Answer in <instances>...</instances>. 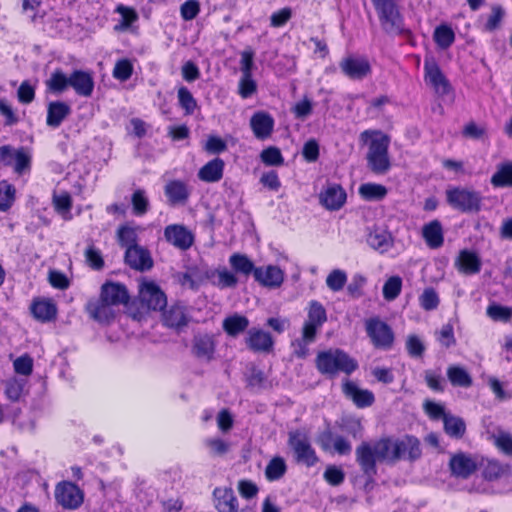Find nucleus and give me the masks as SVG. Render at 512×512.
I'll use <instances>...</instances> for the list:
<instances>
[{
    "instance_id": "nucleus-1",
    "label": "nucleus",
    "mask_w": 512,
    "mask_h": 512,
    "mask_svg": "<svg viewBox=\"0 0 512 512\" xmlns=\"http://www.w3.org/2000/svg\"><path fill=\"white\" fill-rule=\"evenodd\" d=\"M396 438L384 437L373 442H362L355 450L356 461L364 474H376V462L396 463L398 461Z\"/></svg>"
},
{
    "instance_id": "nucleus-2",
    "label": "nucleus",
    "mask_w": 512,
    "mask_h": 512,
    "mask_svg": "<svg viewBox=\"0 0 512 512\" xmlns=\"http://www.w3.org/2000/svg\"><path fill=\"white\" fill-rule=\"evenodd\" d=\"M360 141L367 146L366 161L368 168L375 174L384 175L391 162L388 154L390 138L380 130H365Z\"/></svg>"
},
{
    "instance_id": "nucleus-3",
    "label": "nucleus",
    "mask_w": 512,
    "mask_h": 512,
    "mask_svg": "<svg viewBox=\"0 0 512 512\" xmlns=\"http://www.w3.org/2000/svg\"><path fill=\"white\" fill-rule=\"evenodd\" d=\"M316 367L321 374L332 377L339 372L351 374L358 368V363L340 349H329L318 353Z\"/></svg>"
},
{
    "instance_id": "nucleus-4",
    "label": "nucleus",
    "mask_w": 512,
    "mask_h": 512,
    "mask_svg": "<svg viewBox=\"0 0 512 512\" xmlns=\"http://www.w3.org/2000/svg\"><path fill=\"white\" fill-rule=\"evenodd\" d=\"M288 445L292 449L297 463L312 467L319 461L316 451L305 432L301 430L291 431L289 433Z\"/></svg>"
},
{
    "instance_id": "nucleus-5",
    "label": "nucleus",
    "mask_w": 512,
    "mask_h": 512,
    "mask_svg": "<svg viewBox=\"0 0 512 512\" xmlns=\"http://www.w3.org/2000/svg\"><path fill=\"white\" fill-rule=\"evenodd\" d=\"M32 153L27 147L15 148L11 145L0 147V163L13 168L18 175L29 173L31 170Z\"/></svg>"
},
{
    "instance_id": "nucleus-6",
    "label": "nucleus",
    "mask_w": 512,
    "mask_h": 512,
    "mask_svg": "<svg viewBox=\"0 0 512 512\" xmlns=\"http://www.w3.org/2000/svg\"><path fill=\"white\" fill-rule=\"evenodd\" d=\"M383 29L388 33L403 31V18L396 0H372Z\"/></svg>"
},
{
    "instance_id": "nucleus-7",
    "label": "nucleus",
    "mask_w": 512,
    "mask_h": 512,
    "mask_svg": "<svg viewBox=\"0 0 512 512\" xmlns=\"http://www.w3.org/2000/svg\"><path fill=\"white\" fill-rule=\"evenodd\" d=\"M449 205L461 212H478L481 208L482 197L479 192L466 188H452L446 191Z\"/></svg>"
},
{
    "instance_id": "nucleus-8",
    "label": "nucleus",
    "mask_w": 512,
    "mask_h": 512,
    "mask_svg": "<svg viewBox=\"0 0 512 512\" xmlns=\"http://www.w3.org/2000/svg\"><path fill=\"white\" fill-rule=\"evenodd\" d=\"M365 330L375 348L387 350L394 342L392 328L378 317L365 321Z\"/></svg>"
},
{
    "instance_id": "nucleus-9",
    "label": "nucleus",
    "mask_w": 512,
    "mask_h": 512,
    "mask_svg": "<svg viewBox=\"0 0 512 512\" xmlns=\"http://www.w3.org/2000/svg\"><path fill=\"white\" fill-rule=\"evenodd\" d=\"M55 499L66 509H77L83 503L84 494L76 484L63 481L55 488Z\"/></svg>"
},
{
    "instance_id": "nucleus-10",
    "label": "nucleus",
    "mask_w": 512,
    "mask_h": 512,
    "mask_svg": "<svg viewBox=\"0 0 512 512\" xmlns=\"http://www.w3.org/2000/svg\"><path fill=\"white\" fill-rule=\"evenodd\" d=\"M139 299L142 305L152 310H162L167 304L166 295L152 281H143L139 284Z\"/></svg>"
},
{
    "instance_id": "nucleus-11",
    "label": "nucleus",
    "mask_w": 512,
    "mask_h": 512,
    "mask_svg": "<svg viewBox=\"0 0 512 512\" xmlns=\"http://www.w3.org/2000/svg\"><path fill=\"white\" fill-rule=\"evenodd\" d=\"M215 337L207 333H199L193 337L191 352L201 362H210L215 357Z\"/></svg>"
},
{
    "instance_id": "nucleus-12",
    "label": "nucleus",
    "mask_w": 512,
    "mask_h": 512,
    "mask_svg": "<svg viewBox=\"0 0 512 512\" xmlns=\"http://www.w3.org/2000/svg\"><path fill=\"white\" fill-rule=\"evenodd\" d=\"M327 321L326 310L318 301H311L307 310V319L302 330L307 337L316 336L322 325Z\"/></svg>"
},
{
    "instance_id": "nucleus-13",
    "label": "nucleus",
    "mask_w": 512,
    "mask_h": 512,
    "mask_svg": "<svg viewBox=\"0 0 512 512\" xmlns=\"http://www.w3.org/2000/svg\"><path fill=\"white\" fill-rule=\"evenodd\" d=\"M425 81L437 94L446 95L450 91V85L433 59H426L424 62Z\"/></svg>"
},
{
    "instance_id": "nucleus-14",
    "label": "nucleus",
    "mask_w": 512,
    "mask_h": 512,
    "mask_svg": "<svg viewBox=\"0 0 512 512\" xmlns=\"http://www.w3.org/2000/svg\"><path fill=\"white\" fill-rule=\"evenodd\" d=\"M341 71L352 80H362L371 72L367 59L363 57L348 56L339 63Z\"/></svg>"
},
{
    "instance_id": "nucleus-15",
    "label": "nucleus",
    "mask_w": 512,
    "mask_h": 512,
    "mask_svg": "<svg viewBox=\"0 0 512 512\" xmlns=\"http://www.w3.org/2000/svg\"><path fill=\"white\" fill-rule=\"evenodd\" d=\"M165 240L180 250L190 248L194 242V236L190 230L180 224H171L164 229Z\"/></svg>"
},
{
    "instance_id": "nucleus-16",
    "label": "nucleus",
    "mask_w": 512,
    "mask_h": 512,
    "mask_svg": "<svg viewBox=\"0 0 512 512\" xmlns=\"http://www.w3.org/2000/svg\"><path fill=\"white\" fill-rule=\"evenodd\" d=\"M344 395L351 399L358 408H365L371 406L375 397L372 391L368 389H361L352 381L345 380L342 385Z\"/></svg>"
},
{
    "instance_id": "nucleus-17",
    "label": "nucleus",
    "mask_w": 512,
    "mask_h": 512,
    "mask_svg": "<svg viewBox=\"0 0 512 512\" xmlns=\"http://www.w3.org/2000/svg\"><path fill=\"white\" fill-rule=\"evenodd\" d=\"M89 316L101 324H107L115 317V309L112 304L103 297L90 300L86 306Z\"/></svg>"
},
{
    "instance_id": "nucleus-18",
    "label": "nucleus",
    "mask_w": 512,
    "mask_h": 512,
    "mask_svg": "<svg viewBox=\"0 0 512 512\" xmlns=\"http://www.w3.org/2000/svg\"><path fill=\"white\" fill-rule=\"evenodd\" d=\"M254 278L264 287L278 288L284 281V272L275 265L261 266L254 270Z\"/></svg>"
},
{
    "instance_id": "nucleus-19",
    "label": "nucleus",
    "mask_w": 512,
    "mask_h": 512,
    "mask_svg": "<svg viewBox=\"0 0 512 512\" xmlns=\"http://www.w3.org/2000/svg\"><path fill=\"white\" fill-rule=\"evenodd\" d=\"M125 261L131 268L141 271L149 270L153 266L149 251L139 245L126 249Z\"/></svg>"
},
{
    "instance_id": "nucleus-20",
    "label": "nucleus",
    "mask_w": 512,
    "mask_h": 512,
    "mask_svg": "<svg viewBox=\"0 0 512 512\" xmlns=\"http://www.w3.org/2000/svg\"><path fill=\"white\" fill-rule=\"evenodd\" d=\"M320 203L328 210H339L346 201V192L338 184H329L320 193Z\"/></svg>"
},
{
    "instance_id": "nucleus-21",
    "label": "nucleus",
    "mask_w": 512,
    "mask_h": 512,
    "mask_svg": "<svg viewBox=\"0 0 512 512\" xmlns=\"http://www.w3.org/2000/svg\"><path fill=\"white\" fill-rule=\"evenodd\" d=\"M455 267L460 273L473 275L480 272L482 261L476 252L464 249L459 252L455 260Z\"/></svg>"
},
{
    "instance_id": "nucleus-22",
    "label": "nucleus",
    "mask_w": 512,
    "mask_h": 512,
    "mask_svg": "<svg viewBox=\"0 0 512 512\" xmlns=\"http://www.w3.org/2000/svg\"><path fill=\"white\" fill-rule=\"evenodd\" d=\"M319 443L323 450L338 453L339 455H348L352 451L350 442L343 436L326 431L322 433L319 439Z\"/></svg>"
},
{
    "instance_id": "nucleus-23",
    "label": "nucleus",
    "mask_w": 512,
    "mask_h": 512,
    "mask_svg": "<svg viewBox=\"0 0 512 512\" xmlns=\"http://www.w3.org/2000/svg\"><path fill=\"white\" fill-rule=\"evenodd\" d=\"M251 129L258 139L270 137L274 129V119L266 112H256L250 119Z\"/></svg>"
},
{
    "instance_id": "nucleus-24",
    "label": "nucleus",
    "mask_w": 512,
    "mask_h": 512,
    "mask_svg": "<svg viewBox=\"0 0 512 512\" xmlns=\"http://www.w3.org/2000/svg\"><path fill=\"white\" fill-rule=\"evenodd\" d=\"M398 461L401 459L414 461L421 456L420 441L414 436L396 438Z\"/></svg>"
},
{
    "instance_id": "nucleus-25",
    "label": "nucleus",
    "mask_w": 512,
    "mask_h": 512,
    "mask_svg": "<svg viewBox=\"0 0 512 512\" xmlns=\"http://www.w3.org/2000/svg\"><path fill=\"white\" fill-rule=\"evenodd\" d=\"M213 496L218 512H238V501L232 488H215Z\"/></svg>"
},
{
    "instance_id": "nucleus-26",
    "label": "nucleus",
    "mask_w": 512,
    "mask_h": 512,
    "mask_svg": "<svg viewBox=\"0 0 512 512\" xmlns=\"http://www.w3.org/2000/svg\"><path fill=\"white\" fill-rule=\"evenodd\" d=\"M249 349L255 352H269L273 347V339L268 332L252 328L245 339Z\"/></svg>"
},
{
    "instance_id": "nucleus-27",
    "label": "nucleus",
    "mask_w": 512,
    "mask_h": 512,
    "mask_svg": "<svg viewBox=\"0 0 512 512\" xmlns=\"http://www.w3.org/2000/svg\"><path fill=\"white\" fill-rule=\"evenodd\" d=\"M449 466L456 477L467 478L476 469L475 461L464 453H458L451 457Z\"/></svg>"
},
{
    "instance_id": "nucleus-28",
    "label": "nucleus",
    "mask_w": 512,
    "mask_h": 512,
    "mask_svg": "<svg viewBox=\"0 0 512 512\" xmlns=\"http://www.w3.org/2000/svg\"><path fill=\"white\" fill-rule=\"evenodd\" d=\"M70 87H72L78 95L90 97L94 89V80L90 73L75 70L70 75Z\"/></svg>"
},
{
    "instance_id": "nucleus-29",
    "label": "nucleus",
    "mask_w": 512,
    "mask_h": 512,
    "mask_svg": "<svg viewBox=\"0 0 512 512\" xmlns=\"http://www.w3.org/2000/svg\"><path fill=\"white\" fill-rule=\"evenodd\" d=\"M164 193L170 205L184 204L190 195L186 183L180 180L169 181L164 187Z\"/></svg>"
},
{
    "instance_id": "nucleus-30",
    "label": "nucleus",
    "mask_w": 512,
    "mask_h": 512,
    "mask_svg": "<svg viewBox=\"0 0 512 512\" xmlns=\"http://www.w3.org/2000/svg\"><path fill=\"white\" fill-rule=\"evenodd\" d=\"M101 297L112 304L114 307L120 304H126L129 300L127 289L119 283H106L102 286Z\"/></svg>"
},
{
    "instance_id": "nucleus-31",
    "label": "nucleus",
    "mask_w": 512,
    "mask_h": 512,
    "mask_svg": "<svg viewBox=\"0 0 512 512\" xmlns=\"http://www.w3.org/2000/svg\"><path fill=\"white\" fill-rule=\"evenodd\" d=\"M71 113V107L63 101H53L48 104L46 124L57 128Z\"/></svg>"
},
{
    "instance_id": "nucleus-32",
    "label": "nucleus",
    "mask_w": 512,
    "mask_h": 512,
    "mask_svg": "<svg viewBox=\"0 0 512 512\" xmlns=\"http://www.w3.org/2000/svg\"><path fill=\"white\" fill-rule=\"evenodd\" d=\"M422 236L431 249H437L443 245L444 236L442 225L438 220L425 224L422 228Z\"/></svg>"
},
{
    "instance_id": "nucleus-33",
    "label": "nucleus",
    "mask_w": 512,
    "mask_h": 512,
    "mask_svg": "<svg viewBox=\"0 0 512 512\" xmlns=\"http://www.w3.org/2000/svg\"><path fill=\"white\" fill-rule=\"evenodd\" d=\"M225 163L220 158H215L206 163L198 172L200 180L208 183L218 182L223 177Z\"/></svg>"
},
{
    "instance_id": "nucleus-34",
    "label": "nucleus",
    "mask_w": 512,
    "mask_h": 512,
    "mask_svg": "<svg viewBox=\"0 0 512 512\" xmlns=\"http://www.w3.org/2000/svg\"><path fill=\"white\" fill-rule=\"evenodd\" d=\"M368 245L381 253L388 251L393 245L391 234L383 229H373L367 237Z\"/></svg>"
},
{
    "instance_id": "nucleus-35",
    "label": "nucleus",
    "mask_w": 512,
    "mask_h": 512,
    "mask_svg": "<svg viewBox=\"0 0 512 512\" xmlns=\"http://www.w3.org/2000/svg\"><path fill=\"white\" fill-rule=\"evenodd\" d=\"M164 324L172 328H180L188 322L185 307L180 304L172 305L163 314Z\"/></svg>"
},
{
    "instance_id": "nucleus-36",
    "label": "nucleus",
    "mask_w": 512,
    "mask_h": 512,
    "mask_svg": "<svg viewBox=\"0 0 512 512\" xmlns=\"http://www.w3.org/2000/svg\"><path fill=\"white\" fill-rule=\"evenodd\" d=\"M249 326V320L247 317L233 314L226 317L223 320V330L231 337H236L244 332Z\"/></svg>"
},
{
    "instance_id": "nucleus-37",
    "label": "nucleus",
    "mask_w": 512,
    "mask_h": 512,
    "mask_svg": "<svg viewBox=\"0 0 512 512\" xmlns=\"http://www.w3.org/2000/svg\"><path fill=\"white\" fill-rule=\"evenodd\" d=\"M208 277L214 285L221 289L235 287L238 283L235 274L225 267L211 271Z\"/></svg>"
},
{
    "instance_id": "nucleus-38",
    "label": "nucleus",
    "mask_w": 512,
    "mask_h": 512,
    "mask_svg": "<svg viewBox=\"0 0 512 512\" xmlns=\"http://www.w3.org/2000/svg\"><path fill=\"white\" fill-rule=\"evenodd\" d=\"M491 184L496 188L512 187V162L500 163L491 177Z\"/></svg>"
},
{
    "instance_id": "nucleus-39",
    "label": "nucleus",
    "mask_w": 512,
    "mask_h": 512,
    "mask_svg": "<svg viewBox=\"0 0 512 512\" xmlns=\"http://www.w3.org/2000/svg\"><path fill=\"white\" fill-rule=\"evenodd\" d=\"M53 206L55 211L62 217L63 220L69 221L72 219L71 208L72 198L67 192H60L53 194Z\"/></svg>"
},
{
    "instance_id": "nucleus-40",
    "label": "nucleus",
    "mask_w": 512,
    "mask_h": 512,
    "mask_svg": "<svg viewBox=\"0 0 512 512\" xmlns=\"http://www.w3.org/2000/svg\"><path fill=\"white\" fill-rule=\"evenodd\" d=\"M447 377L453 386L468 388L472 385V377L468 371L461 366H449L447 369Z\"/></svg>"
},
{
    "instance_id": "nucleus-41",
    "label": "nucleus",
    "mask_w": 512,
    "mask_h": 512,
    "mask_svg": "<svg viewBox=\"0 0 512 512\" xmlns=\"http://www.w3.org/2000/svg\"><path fill=\"white\" fill-rule=\"evenodd\" d=\"M387 188L382 184L365 183L359 187L360 196L366 201H379L386 197Z\"/></svg>"
},
{
    "instance_id": "nucleus-42",
    "label": "nucleus",
    "mask_w": 512,
    "mask_h": 512,
    "mask_svg": "<svg viewBox=\"0 0 512 512\" xmlns=\"http://www.w3.org/2000/svg\"><path fill=\"white\" fill-rule=\"evenodd\" d=\"M443 423L444 430L450 437L456 439L463 437L466 431V425L462 418L451 414L444 415Z\"/></svg>"
},
{
    "instance_id": "nucleus-43",
    "label": "nucleus",
    "mask_w": 512,
    "mask_h": 512,
    "mask_svg": "<svg viewBox=\"0 0 512 512\" xmlns=\"http://www.w3.org/2000/svg\"><path fill=\"white\" fill-rule=\"evenodd\" d=\"M229 264L236 273L243 274L245 276L254 274V270L257 268L253 262L244 254L234 253L229 258Z\"/></svg>"
},
{
    "instance_id": "nucleus-44",
    "label": "nucleus",
    "mask_w": 512,
    "mask_h": 512,
    "mask_svg": "<svg viewBox=\"0 0 512 512\" xmlns=\"http://www.w3.org/2000/svg\"><path fill=\"white\" fill-rule=\"evenodd\" d=\"M47 88L54 93H62L70 86V76H66L62 70H55L46 80Z\"/></svg>"
},
{
    "instance_id": "nucleus-45",
    "label": "nucleus",
    "mask_w": 512,
    "mask_h": 512,
    "mask_svg": "<svg viewBox=\"0 0 512 512\" xmlns=\"http://www.w3.org/2000/svg\"><path fill=\"white\" fill-rule=\"evenodd\" d=\"M287 470V465L285 460L276 456L270 460L265 469V476L269 481L279 480Z\"/></svg>"
},
{
    "instance_id": "nucleus-46",
    "label": "nucleus",
    "mask_w": 512,
    "mask_h": 512,
    "mask_svg": "<svg viewBox=\"0 0 512 512\" xmlns=\"http://www.w3.org/2000/svg\"><path fill=\"white\" fill-rule=\"evenodd\" d=\"M31 311L34 317L41 321H49L56 313L55 306L47 300L35 301Z\"/></svg>"
},
{
    "instance_id": "nucleus-47",
    "label": "nucleus",
    "mask_w": 512,
    "mask_h": 512,
    "mask_svg": "<svg viewBox=\"0 0 512 512\" xmlns=\"http://www.w3.org/2000/svg\"><path fill=\"white\" fill-rule=\"evenodd\" d=\"M25 385L26 381L24 379L15 377L8 379L4 383L6 397L13 402L19 401L24 393Z\"/></svg>"
},
{
    "instance_id": "nucleus-48",
    "label": "nucleus",
    "mask_w": 512,
    "mask_h": 512,
    "mask_svg": "<svg viewBox=\"0 0 512 512\" xmlns=\"http://www.w3.org/2000/svg\"><path fill=\"white\" fill-rule=\"evenodd\" d=\"M204 446L212 456H223L230 451L231 444L219 437H211L204 440Z\"/></svg>"
},
{
    "instance_id": "nucleus-49",
    "label": "nucleus",
    "mask_w": 512,
    "mask_h": 512,
    "mask_svg": "<svg viewBox=\"0 0 512 512\" xmlns=\"http://www.w3.org/2000/svg\"><path fill=\"white\" fill-rule=\"evenodd\" d=\"M138 227H133L130 225H124L121 226L117 231V237L118 241L121 244V246L131 247L132 245H138L137 244V236H138Z\"/></svg>"
},
{
    "instance_id": "nucleus-50",
    "label": "nucleus",
    "mask_w": 512,
    "mask_h": 512,
    "mask_svg": "<svg viewBox=\"0 0 512 512\" xmlns=\"http://www.w3.org/2000/svg\"><path fill=\"white\" fill-rule=\"evenodd\" d=\"M402 290V279L399 276H392L383 285V297L387 301L395 300Z\"/></svg>"
},
{
    "instance_id": "nucleus-51",
    "label": "nucleus",
    "mask_w": 512,
    "mask_h": 512,
    "mask_svg": "<svg viewBox=\"0 0 512 512\" xmlns=\"http://www.w3.org/2000/svg\"><path fill=\"white\" fill-rule=\"evenodd\" d=\"M15 200V188L6 181L0 182V211H7Z\"/></svg>"
},
{
    "instance_id": "nucleus-52",
    "label": "nucleus",
    "mask_w": 512,
    "mask_h": 512,
    "mask_svg": "<svg viewBox=\"0 0 512 512\" xmlns=\"http://www.w3.org/2000/svg\"><path fill=\"white\" fill-rule=\"evenodd\" d=\"M133 212L135 215H144L149 209V200L143 189H137L131 197Z\"/></svg>"
},
{
    "instance_id": "nucleus-53",
    "label": "nucleus",
    "mask_w": 512,
    "mask_h": 512,
    "mask_svg": "<svg viewBox=\"0 0 512 512\" xmlns=\"http://www.w3.org/2000/svg\"><path fill=\"white\" fill-rule=\"evenodd\" d=\"M316 340V336L307 337L302 330L301 338L292 342L293 354L298 358H305L309 353V345Z\"/></svg>"
},
{
    "instance_id": "nucleus-54",
    "label": "nucleus",
    "mask_w": 512,
    "mask_h": 512,
    "mask_svg": "<svg viewBox=\"0 0 512 512\" xmlns=\"http://www.w3.org/2000/svg\"><path fill=\"white\" fill-rule=\"evenodd\" d=\"M454 39L455 35L450 27L441 25L435 29L434 40L439 47L448 48L454 42Z\"/></svg>"
},
{
    "instance_id": "nucleus-55",
    "label": "nucleus",
    "mask_w": 512,
    "mask_h": 512,
    "mask_svg": "<svg viewBox=\"0 0 512 512\" xmlns=\"http://www.w3.org/2000/svg\"><path fill=\"white\" fill-rule=\"evenodd\" d=\"M487 315L494 321L509 322L512 319V308L492 304L487 307Z\"/></svg>"
},
{
    "instance_id": "nucleus-56",
    "label": "nucleus",
    "mask_w": 512,
    "mask_h": 512,
    "mask_svg": "<svg viewBox=\"0 0 512 512\" xmlns=\"http://www.w3.org/2000/svg\"><path fill=\"white\" fill-rule=\"evenodd\" d=\"M419 303L426 311L434 310L439 305L438 294L433 288H426L419 297Z\"/></svg>"
},
{
    "instance_id": "nucleus-57",
    "label": "nucleus",
    "mask_w": 512,
    "mask_h": 512,
    "mask_svg": "<svg viewBox=\"0 0 512 512\" xmlns=\"http://www.w3.org/2000/svg\"><path fill=\"white\" fill-rule=\"evenodd\" d=\"M133 73V65L128 59H120L113 69V77L120 81L128 80Z\"/></svg>"
},
{
    "instance_id": "nucleus-58",
    "label": "nucleus",
    "mask_w": 512,
    "mask_h": 512,
    "mask_svg": "<svg viewBox=\"0 0 512 512\" xmlns=\"http://www.w3.org/2000/svg\"><path fill=\"white\" fill-rule=\"evenodd\" d=\"M505 11L499 5H493L491 7V14L488 16L487 21L485 23V30L492 32L500 27V24L504 18Z\"/></svg>"
},
{
    "instance_id": "nucleus-59",
    "label": "nucleus",
    "mask_w": 512,
    "mask_h": 512,
    "mask_svg": "<svg viewBox=\"0 0 512 512\" xmlns=\"http://www.w3.org/2000/svg\"><path fill=\"white\" fill-rule=\"evenodd\" d=\"M178 100L186 114H192L195 111L197 102L186 87H180L178 89Z\"/></svg>"
},
{
    "instance_id": "nucleus-60",
    "label": "nucleus",
    "mask_w": 512,
    "mask_h": 512,
    "mask_svg": "<svg viewBox=\"0 0 512 512\" xmlns=\"http://www.w3.org/2000/svg\"><path fill=\"white\" fill-rule=\"evenodd\" d=\"M347 281V275L344 271L335 269L326 278V285L332 291H340Z\"/></svg>"
},
{
    "instance_id": "nucleus-61",
    "label": "nucleus",
    "mask_w": 512,
    "mask_h": 512,
    "mask_svg": "<svg viewBox=\"0 0 512 512\" xmlns=\"http://www.w3.org/2000/svg\"><path fill=\"white\" fill-rule=\"evenodd\" d=\"M261 160L264 164L269 166H280L283 164L284 159L280 150L276 147H269L261 152Z\"/></svg>"
},
{
    "instance_id": "nucleus-62",
    "label": "nucleus",
    "mask_w": 512,
    "mask_h": 512,
    "mask_svg": "<svg viewBox=\"0 0 512 512\" xmlns=\"http://www.w3.org/2000/svg\"><path fill=\"white\" fill-rule=\"evenodd\" d=\"M200 12V4L197 0H187L180 7L181 17L185 21H190L196 18Z\"/></svg>"
},
{
    "instance_id": "nucleus-63",
    "label": "nucleus",
    "mask_w": 512,
    "mask_h": 512,
    "mask_svg": "<svg viewBox=\"0 0 512 512\" xmlns=\"http://www.w3.org/2000/svg\"><path fill=\"white\" fill-rule=\"evenodd\" d=\"M86 262L95 270H99L104 266V260L101 252L93 245H90L85 251Z\"/></svg>"
},
{
    "instance_id": "nucleus-64",
    "label": "nucleus",
    "mask_w": 512,
    "mask_h": 512,
    "mask_svg": "<svg viewBox=\"0 0 512 512\" xmlns=\"http://www.w3.org/2000/svg\"><path fill=\"white\" fill-rule=\"evenodd\" d=\"M495 445L505 454L512 456V435L500 431L494 436Z\"/></svg>"
}]
</instances>
